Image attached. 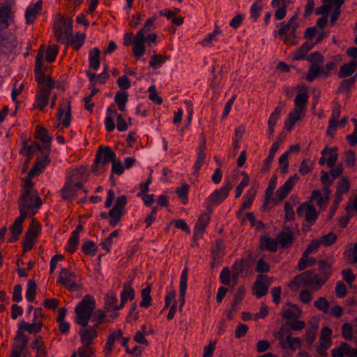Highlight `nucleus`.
<instances>
[{
  "label": "nucleus",
  "mask_w": 357,
  "mask_h": 357,
  "mask_svg": "<svg viewBox=\"0 0 357 357\" xmlns=\"http://www.w3.org/2000/svg\"><path fill=\"white\" fill-rule=\"evenodd\" d=\"M112 163V172L118 175L123 173L124 168L120 160H116V154L109 146H100L96 153L92 172H98V165L101 163L105 166L108 162Z\"/></svg>",
  "instance_id": "obj_1"
},
{
  "label": "nucleus",
  "mask_w": 357,
  "mask_h": 357,
  "mask_svg": "<svg viewBox=\"0 0 357 357\" xmlns=\"http://www.w3.org/2000/svg\"><path fill=\"white\" fill-rule=\"evenodd\" d=\"M86 167H80L73 169L68 176V180L64 187L61 190V196L63 199L73 197L77 188H81L83 181H86L88 175Z\"/></svg>",
  "instance_id": "obj_2"
},
{
  "label": "nucleus",
  "mask_w": 357,
  "mask_h": 357,
  "mask_svg": "<svg viewBox=\"0 0 357 357\" xmlns=\"http://www.w3.org/2000/svg\"><path fill=\"white\" fill-rule=\"evenodd\" d=\"M18 204L20 214L31 217L38 212L42 201L38 193L23 192Z\"/></svg>",
  "instance_id": "obj_3"
},
{
  "label": "nucleus",
  "mask_w": 357,
  "mask_h": 357,
  "mask_svg": "<svg viewBox=\"0 0 357 357\" xmlns=\"http://www.w3.org/2000/svg\"><path fill=\"white\" fill-rule=\"evenodd\" d=\"M40 85L38 94L36 96V107L42 110L48 102L50 91L52 89L60 87L59 83L54 81L50 76L43 78V81L38 82Z\"/></svg>",
  "instance_id": "obj_4"
},
{
  "label": "nucleus",
  "mask_w": 357,
  "mask_h": 357,
  "mask_svg": "<svg viewBox=\"0 0 357 357\" xmlns=\"http://www.w3.org/2000/svg\"><path fill=\"white\" fill-rule=\"evenodd\" d=\"M73 21L68 20L61 15H59L54 25L55 36L59 43H64L69 41L73 33Z\"/></svg>",
  "instance_id": "obj_5"
},
{
  "label": "nucleus",
  "mask_w": 357,
  "mask_h": 357,
  "mask_svg": "<svg viewBox=\"0 0 357 357\" xmlns=\"http://www.w3.org/2000/svg\"><path fill=\"white\" fill-rule=\"evenodd\" d=\"M291 283H295L297 285L302 284L304 286L317 290L324 284V281L320 280L319 275L314 271L309 270L296 276Z\"/></svg>",
  "instance_id": "obj_6"
},
{
  "label": "nucleus",
  "mask_w": 357,
  "mask_h": 357,
  "mask_svg": "<svg viewBox=\"0 0 357 357\" xmlns=\"http://www.w3.org/2000/svg\"><path fill=\"white\" fill-rule=\"evenodd\" d=\"M75 321L78 325L86 327L89 321V295H86L75 309Z\"/></svg>",
  "instance_id": "obj_7"
},
{
  "label": "nucleus",
  "mask_w": 357,
  "mask_h": 357,
  "mask_svg": "<svg viewBox=\"0 0 357 357\" xmlns=\"http://www.w3.org/2000/svg\"><path fill=\"white\" fill-rule=\"evenodd\" d=\"M126 202L127 198L125 195H121L116 198L114 206L108 213L110 218L109 222L111 225L115 226L120 221Z\"/></svg>",
  "instance_id": "obj_8"
},
{
  "label": "nucleus",
  "mask_w": 357,
  "mask_h": 357,
  "mask_svg": "<svg viewBox=\"0 0 357 357\" xmlns=\"http://www.w3.org/2000/svg\"><path fill=\"white\" fill-rule=\"evenodd\" d=\"M40 231V224L33 219L31 225H29L28 231L25 234L24 241L23 243L24 249L25 251L29 250L32 248L35 238Z\"/></svg>",
  "instance_id": "obj_9"
},
{
  "label": "nucleus",
  "mask_w": 357,
  "mask_h": 357,
  "mask_svg": "<svg viewBox=\"0 0 357 357\" xmlns=\"http://www.w3.org/2000/svg\"><path fill=\"white\" fill-rule=\"evenodd\" d=\"M28 337L24 334L21 329H18L17 335L14 338V343L10 356L21 357L22 352L26 347Z\"/></svg>",
  "instance_id": "obj_10"
},
{
  "label": "nucleus",
  "mask_w": 357,
  "mask_h": 357,
  "mask_svg": "<svg viewBox=\"0 0 357 357\" xmlns=\"http://www.w3.org/2000/svg\"><path fill=\"white\" fill-rule=\"evenodd\" d=\"M79 334L83 345L71 357H89V331L87 329L80 330Z\"/></svg>",
  "instance_id": "obj_11"
},
{
  "label": "nucleus",
  "mask_w": 357,
  "mask_h": 357,
  "mask_svg": "<svg viewBox=\"0 0 357 357\" xmlns=\"http://www.w3.org/2000/svg\"><path fill=\"white\" fill-rule=\"evenodd\" d=\"M297 214L300 217H305L306 221L314 223L317 218L316 209L314 206L304 203L297 208Z\"/></svg>",
  "instance_id": "obj_12"
},
{
  "label": "nucleus",
  "mask_w": 357,
  "mask_h": 357,
  "mask_svg": "<svg viewBox=\"0 0 357 357\" xmlns=\"http://www.w3.org/2000/svg\"><path fill=\"white\" fill-rule=\"evenodd\" d=\"M278 243L283 248H288L290 247L294 240L293 231L289 227L284 226L282 231L278 233L276 236Z\"/></svg>",
  "instance_id": "obj_13"
},
{
  "label": "nucleus",
  "mask_w": 357,
  "mask_h": 357,
  "mask_svg": "<svg viewBox=\"0 0 357 357\" xmlns=\"http://www.w3.org/2000/svg\"><path fill=\"white\" fill-rule=\"evenodd\" d=\"M70 102L68 99H66L60 106L59 111L57 114V119L65 127H68L70 125Z\"/></svg>",
  "instance_id": "obj_14"
},
{
  "label": "nucleus",
  "mask_w": 357,
  "mask_h": 357,
  "mask_svg": "<svg viewBox=\"0 0 357 357\" xmlns=\"http://www.w3.org/2000/svg\"><path fill=\"white\" fill-rule=\"evenodd\" d=\"M250 269L248 262L244 259H240L234 262L231 267V280L234 284L237 283L238 276Z\"/></svg>",
  "instance_id": "obj_15"
},
{
  "label": "nucleus",
  "mask_w": 357,
  "mask_h": 357,
  "mask_svg": "<svg viewBox=\"0 0 357 357\" xmlns=\"http://www.w3.org/2000/svg\"><path fill=\"white\" fill-rule=\"evenodd\" d=\"M232 188L231 183L228 181L226 185L220 190L214 191L210 196L209 200L212 204L220 203L228 196L229 191Z\"/></svg>",
  "instance_id": "obj_16"
},
{
  "label": "nucleus",
  "mask_w": 357,
  "mask_h": 357,
  "mask_svg": "<svg viewBox=\"0 0 357 357\" xmlns=\"http://www.w3.org/2000/svg\"><path fill=\"white\" fill-rule=\"evenodd\" d=\"M50 153H47L45 151L43 156L38 157L36 160L35 165L31 168V169L28 173V176L29 178H32L36 175L39 174L43 169L47 166V164L50 162L48 154Z\"/></svg>",
  "instance_id": "obj_17"
},
{
  "label": "nucleus",
  "mask_w": 357,
  "mask_h": 357,
  "mask_svg": "<svg viewBox=\"0 0 357 357\" xmlns=\"http://www.w3.org/2000/svg\"><path fill=\"white\" fill-rule=\"evenodd\" d=\"M23 148L20 150V153L28 158L27 161L30 160L31 157L37 152L40 151L44 153L45 150L41 149L40 145L37 142H32L31 145H28L26 140L24 139L22 141Z\"/></svg>",
  "instance_id": "obj_18"
},
{
  "label": "nucleus",
  "mask_w": 357,
  "mask_h": 357,
  "mask_svg": "<svg viewBox=\"0 0 357 357\" xmlns=\"http://www.w3.org/2000/svg\"><path fill=\"white\" fill-rule=\"evenodd\" d=\"M298 179L299 177L296 174H294V176L289 177L285 183L278 189L277 191V196L280 201H282L287 196L289 192L293 188L295 183L298 181Z\"/></svg>",
  "instance_id": "obj_19"
},
{
  "label": "nucleus",
  "mask_w": 357,
  "mask_h": 357,
  "mask_svg": "<svg viewBox=\"0 0 357 357\" xmlns=\"http://www.w3.org/2000/svg\"><path fill=\"white\" fill-rule=\"evenodd\" d=\"M58 282L70 290L75 289L76 284L74 281V275L68 269L61 270Z\"/></svg>",
  "instance_id": "obj_20"
},
{
  "label": "nucleus",
  "mask_w": 357,
  "mask_h": 357,
  "mask_svg": "<svg viewBox=\"0 0 357 357\" xmlns=\"http://www.w3.org/2000/svg\"><path fill=\"white\" fill-rule=\"evenodd\" d=\"M26 218V216L20 214V215L15 220L14 223L10 226V230L12 236L10 238V241L15 242L18 239L19 236L22 231V224Z\"/></svg>",
  "instance_id": "obj_21"
},
{
  "label": "nucleus",
  "mask_w": 357,
  "mask_h": 357,
  "mask_svg": "<svg viewBox=\"0 0 357 357\" xmlns=\"http://www.w3.org/2000/svg\"><path fill=\"white\" fill-rule=\"evenodd\" d=\"M95 307V301L91 299V322L93 324V327L98 328V326L103 322L106 315L105 312L101 310L93 311Z\"/></svg>",
  "instance_id": "obj_22"
},
{
  "label": "nucleus",
  "mask_w": 357,
  "mask_h": 357,
  "mask_svg": "<svg viewBox=\"0 0 357 357\" xmlns=\"http://www.w3.org/2000/svg\"><path fill=\"white\" fill-rule=\"evenodd\" d=\"M357 70V59L342 65L338 72V77L344 78L352 75Z\"/></svg>",
  "instance_id": "obj_23"
},
{
  "label": "nucleus",
  "mask_w": 357,
  "mask_h": 357,
  "mask_svg": "<svg viewBox=\"0 0 357 357\" xmlns=\"http://www.w3.org/2000/svg\"><path fill=\"white\" fill-rule=\"evenodd\" d=\"M42 10V1H38L33 5L29 6L25 13L26 22L33 23Z\"/></svg>",
  "instance_id": "obj_24"
},
{
  "label": "nucleus",
  "mask_w": 357,
  "mask_h": 357,
  "mask_svg": "<svg viewBox=\"0 0 357 357\" xmlns=\"http://www.w3.org/2000/svg\"><path fill=\"white\" fill-rule=\"evenodd\" d=\"M11 7L8 3L0 6V31L8 26V20L10 17Z\"/></svg>",
  "instance_id": "obj_25"
},
{
  "label": "nucleus",
  "mask_w": 357,
  "mask_h": 357,
  "mask_svg": "<svg viewBox=\"0 0 357 357\" xmlns=\"http://www.w3.org/2000/svg\"><path fill=\"white\" fill-rule=\"evenodd\" d=\"M34 136L36 139H40V141L46 144L43 149L44 150H45V151H47V153H50V142L52 138L47 135V130L38 126H36Z\"/></svg>",
  "instance_id": "obj_26"
},
{
  "label": "nucleus",
  "mask_w": 357,
  "mask_h": 357,
  "mask_svg": "<svg viewBox=\"0 0 357 357\" xmlns=\"http://www.w3.org/2000/svg\"><path fill=\"white\" fill-rule=\"evenodd\" d=\"M43 46L40 47L38 51L36 58V66H35V74H36V80L37 82H41L43 81V78H45L46 76L44 75V73L42 72L43 67V54L44 52L42 50Z\"/></svg>",
  "instance_id": "obj_27"
},
{
  "label": "nucleus",
  "mask_w": 357,
  "mask_h": 357,
  "mask_svg": "<svg viewBox=\"0 0 357 357\" xmlns=\"http://www.w3.org/2000/svg\"><path fill=\"white\" fill-rule=\"evenodd\" d=\"M305 111L300 110L298 108L294 109L289 114L288 119L285 123V128L287 130L290 131L294 128V124L296 121L301 119L302 116H304Z\"/></svg>",
  "instance_id": "obj_28"
},
{
  "label": "nucleus",
  "mask_w": 357,
  "mask_h": 357,
  "mask_svg": "<svg viewBox=\"0 0 357 357\" xmlns=\"http://www.w3.org/2000/svg\"><path fill=\"white\" fill-rule=\"evenodd\" d=\"M303 92H299L294 100L296 108L300 110L305 111L306 109V104L308 100V96L307 93V88L305 86L302 87Z\"/></svg>",
  "instance_id": "obj_29"
},
{
  "label": "nucleus",
  "mask_w": 357,
  "mask_h": 357,
  "mask_svg": "<svg viewBox=\"0 0 357 357\" xmlns=\"http://www.w3.org/2000/svg\"><path fill=\"white\" fill-rule=\"evenodd\" d=\"M266 278L264 275H259L255 284V294L257 298L265 296L268 292V287L263 282V279Z\"/></svg>",
  "instance_id": "obj_30"
},
{
  "label": "nucleus",
  "mask_w": 357,
  "mask_h": 357,
  "mask_svg": "<svg viewBox=\"0 0 357 357\" xmlns=\"http://www.w3.org/2000/svg\"><path fill=\"white\" fill-rule=\"evenodd\" d=\"M261 244L260 245L261 250H267L275 252L278 250V241L276 239H273L270 237L262 236L261 238Z\"/></svg>",
  "instance_id": "obj_31"
},
{
  "label": "nucleus",
  "mask_w": 357,
  "mask_h": 357,
  "mask_svg": "<svg viewBox=\"0 0 357 357\" xmlns=\"http://www.w3.org/2000/svg\"><path fill=\"white\" fill-rule=\"evenodd\" d=\"M285 0H273L272 4L277 8L275 13V17L278 20H281L286 16L287 6L284 2Z\"/></svg>",
  "instance_id": "obj_32"
},
{
  "label": "nucleus",
  "mask_w": 357,
  "mask_h": 357,
  "mask_svg": "<svg viewBox=\"0 0 357 357\" xmlns=\"http://www.w3.org/2000/svg\"><path fill=\"white\" fill-rule=\"evenodd\" d=\"M319 270L321 272L320 280H324V283L329 278L331 273V266L325 260H319L318 261Z\"/></svg>",
  "instance_id": "obj_33"
},
{
  "label": "nucleus",
  "mask_w": 357,
  "mask_h": 357,
  "mask_svg": "<svg viewBox=\"0 0 357 357\" xmlns=\"http://www.w3.org/2000/svg\"><path fill=\"white\" fill-rule=\"evenodd\" d=\"M42 322L38 321L37 323L29 324L26 321H22L19 326L18 329H21L22 331L24 330L27 331L29 333H39L41 331Z\"/></svg>",
  "instance_id": "obj_34"
},
{
  "label": "nucleus",
  "mask_w": 357,
  "mask_h": 357,
  "mask_svg": "<svg viewBox=\"0 0 357 357\" xmlns=\"http://www.w3.org/2000/svg\"><path fill=\"white\" fill-rule=\"evenodd\" d=\"M321 73H324L326 76L329 75V73L324 71L321 66L317 64H311L309 68L306 79L309 82H312Z\"/></svg>",
  "instance_id": "obj_35"
},
{
  "label": "nucleus",
  "mask_w": 357,
  "mask_h": 357,
  "mask_svg": "<svg viewBox=\"0 0 357 357\" xmlns=\"http://www.w3.org/2000/svg\"><path fill=\"white\" fill-rule=\"evenodd\" d=\"M187 278H188V268H184L182 271V274L181 276V281H180V294H181V307L184 303V298H185V291L187 289Z\"/></svg>",
  "instance_id": "obj_36"
},
{
  "label": "nucleus",
  "mask_w": 357,
  "mask_h": 357,
  "mask_svg": "<svg viewBox=\"0 0 357 357\" xmlns=\"http://www.w3.org/2000/svg\"><path fill=\"white\" fill-rule=\"evenodd\" d=\"M135 297V292L133 289L125 284L124 289L122 291L121 294V303L119 307H123L126 301L129 299L130 301L133 300Z\"/></svg>",
  "instance_id": "obj_37"
},
{
  "label": "nucleus",
  "mask_w": 357,
  "mask_h": 357,
  "mask_svg": "<svg viewBox=\"0 0 357 357\" xmlns=\"http://www.w3.org/2000/svg\"><path fill=\"white\" fill-rule=\"evenodd\" d=\"M85 38V34L76 33L75 36H71L69 41H66L64 43L67 45H72L75 50H78L83 44Z\"/></svg>",
  "instance_id": "obj_38"
},
{
  "label": "nucleus",
  "mask_w": 357,
  "mask_h": 357,
  "mask_svg": "<svg viewBox=\"0 0 357 357\" xmlns=\"http://www.w3.org/2000/svg\"><path fill=\"white\" fill-rule=\"evenodd\" d=\"M117 298L113 294H108L105 296V309L109 311L111 309L115 310H120L122 307H119L120 305H116Z\"/></svg>",
  "instance_id": "obj_39"
},
{
  "label": "nucleus",
  "mask_w": 357,
  "mask_h": 357,
  "mask_svg": "<svg viewBox=\"0 0 357 357\" xmlns=\"http://www.w3.org/2000/svg\"><path fill=\"white\" fill-rule=\"evenodd\" d=\"M210 220L209 215L206 213H203L200 215L198 222L195 227L196 234H202L204 231L206 225Z\"/></svg>",
  "instance_id": "obj_40"
},
{
  "label": "nucleus",
  "mask_w": 357,
  "mask_h": 357,
  "mask_svg": "<svg viewBox=\"0 0 357 357\" xmlns=\"http://www.w3.org/2000/svg\"><path fill=\"white\" fill-rule=\"evenodd\" d=\"M349 351V345L347 342H342L338 348H335L332 351L333 357L347 356V351Z\"/></svg>",
  "instance_id": "obj_41"
},
{
  "label": "nucleus",
  "mask_w": 357,
  "mask_h": 357,
  "mask_svg": "<svg viewBox=\"0 0 357 357\" xmlns=\"http://www.w3.org/2000/svg\"><path fill=\"white\" fill-rule=\"evenodd\" d=\"M314 45L308 43H304L295 53L294 60H301L304 58L305 54L312 48Z\"/></svg>",
  "instance_id": "obj_42"
},
{
  "label": "nucleus",
  "mask_w": 357,
  "mask_h": 357,
  "mask_svg": "<svg viewBox=\"0 0 357 357\" xmlns=\"http://www.w3.org/2000/svg\"><path fill=\"white\" fill-rule=\"evenodd\" d=\"M275 183H276V176H274L270 181L269 185L266 190L265 201H264V208H266V205L269 203V201L271 198L273 192L275 188Z\"/></svg>",
  "instance_id": "obj_43"
},
{
  "label": "nucleus",
  "mask_w": 357,
  "mask_h": 357,
  "mask_svg": "<svg viewBox=\"0 0 357 357\" xmlns=\"http://www.w3.org/2000/svg\"><path fill=\"white\" fill-rule=\"evenodd\" d=\"M115 101L119 109L122 112L125 111V106L128 101V94L125 92H118L115 96Z\"/></svg>",
  "instance_id": "obj_44"
},
{
  "label": "nucleus",
  "mask_w": 357,
  "mask_h": 357,
  "mask_svg": "<svg viewBox=\"0 0 357 357\" xmlns=\"http://www.w3.org/2000/svg\"><path fill=\"white\" fill-rule=\"evenodd\" d=\"M281 111H282V108L280 107H278L275 108L274 112L270 116L268 124V128H269L271 133L273 132V130H274L273 128L275 126L276 122L280 117Z\"/></svg>",
  "instance_id": "obj_45"
},
{
  "label": "nucleus",
  "mask_w": 357,
  "mask_h": 357,
  "mask_svg": "<svg viewBox=\"0 0 357 357\" xmlns=\"http://www.w3.org/2000/svg\"><path fill=\"white\" fill-rule=\"evenodd\" d=\"M337 238V235L335 233L330 232L326 235L322 236L319 241L320 244L324 246H330L335 242Z\"/></svg>",
  "instance_id": "obj_46"
},
{
  "label": "nucleus",
  "mask_w": 357,
  "mask_h": 357,
  "mask_svg": "<svg viewBox=\"0 0 357 357\" xmlns=\"http://www.w3.org/2000/svg\"><path fill=\"white\" fill-rule=\"evenodd\" d=\"M318 328V324H315L312 328L306 330V342L309 346H312L317 335V331Z\"/></svg>",
  "instance_id": "obj_47"
},
{
  "label": "nucleus",
  "mask_w": 357,
  "mask_h": 357,
  "mask_svg": "<svg viewBox=\"0 0 357 357\" xmlns=\"http://www.w3.org/2000/svg\"><path fill=\"white\" fill-rule=\"evenodd\" d=\"M356 77L357 74L349 79H344L342 81L339 87V91L343 92H349L352 85L356 82Z\"/></svg>",
  "instance_id": "obj_48"
},
{
  "label": "nucleus",
  "mask_w": 357,
  "mask_h": 357,
  "mask_svg": "<svg viewBox=\"0 0 357 357\" xmlns=\"http://www.w3.org/2000/svg\"><path fill=\"white\" fill-rule=\"evenodd\" d=\"M151 286H147L145 289L142 291V301L140 303V306L147 307L151 305Z\"/></svg>",
  "instance_id": "obj_49"
},
{
  "label": "nucleus",
  "mask_w": 357,
  "mask_h": 357,
  "mask_svg": "<svg viewBox=\"0 0 357 357\" xmlns=\"http://www.w3.org/2000/svg\"><path fill=\"white\" fill-rule=\"evenodd\" d=\"M27 286L28 287L26 292V298L29 301H32L35 298L37 285L34 281L30 280Z\"/></svg>",
  "instance_id": "obj_50"
},
{
  "label": "nucleus",
  "mask_w": 357,
  "mask_h": 357,
  "mask_svg": "<svg viewBox=\"0 0 357 357\" xmlns=\"http://www.w3.org/2000/svg\"><path fill=\"white\" fill-rule=\"evenodd\" d=\"M316 264V259L314 258L308 259V257H305L304 254H303L302 258L299 260L298 264V268L299 271H303L307 267L312 266Z\"/></svg>",
  "instance_id": "obj_51"
},
{
  "label": "nucleus",
  "mask_w": 357,
  "mask_h": 357,
  "mask_svg": "<svg viewBox=\"0 0 357 357\" xmlns=\"http://www.w3.org/2000/svg\"><path fill=\"white\" fill-rule=\"evenodd\" d=\"M350 184L347 177H342L337 185V193L342 195V193L347 192L349 190Z\"/></svg>",
  "instance_id": "obj_52"
},
{
  "label": "nucleus",
  "mask_w": 357,
  "mask_h": 357,
  "mask_svg": "<svg viewBox=\"0 0 357 357\" xmlns=\"http://www.w3.org/2000/svg\"><path fill=\"white\" fill-rule=\"evenodd\" d=\"M232 271L228 267H225L220 275L221 283L225 285H228L231 280Z\"/></svg>",
  "instance_id": "obj_53"
},
{
  "label": "nucleus",
  "mask_w": 357,
  "mask_h": 357,
  "mask_svg": "<svg viewBox=\"0 0 357 357\" xmlns=\"http://www.w3.org/2000/svg\"><path fill=\"white\" fill-rule=\"evenodd\" d=\"M331 329L328 326H324L321 329V336L319 339L320 342H328L330 344H331Z\"/></svg>",
  "instance_id": "obj_54"
},
{
  "label": "nucleus",
  "mask_w": 357,
  "mask_h": 357,
  "mask_svg": "<svg viewBox=\"0 0 357 357\" xmlns=\"http://www.w3.org/2000/svg\"><path fill=\"white\" fill-rule=\"evenodd\" d=\"M314 306L319 310L327 312L329 310V302L324 297H321L314 303Z\"/></svg>",
  "instance_id": "obj_55"
},
{
  "label": "nucleus",
  "mask_w": 357,
  "mask_h": 357,
  "mask_svg": "<svg viewBox=\"0 0 357 357\" xmlns=\"http://www.w3.org/2000/svg\"><path fill=\"white\" fill-rule=\"evenodd\" d=\"M298 23H294L293 24L291 29L290 37L286 36L284 38V42L285 44L291 45H296V43L295 42V39L296 38V29H298Z\"/></svg>",
  "instance_id": "obj_56"
},
{
  "label": "nucleus",
  "mask_w": 357,
  "mask_h": 357,
  "mask_svg": "<svg viewBox=\"0 0 357 357\" xmlns=\"http://www.w3.org/2000/svg\"><path fill=\"white\" fill-rule=\"evenodd\" d=\"M286 337L288 347L291 350L295 351L297 348L301 347V342L299 338L292 337L291 335H287Z\"/></svg>",
  "instance_id": "obj_57"
},
{
  "label": "nucleus",
  "mask_w": 357,
  "mask_h": 357,
  "mask_svg": "<svg viewBox=\"0 0 357 357\" xmlns=\"http://www.w3.org/2000/svg\"><path fill=\"white\" fill-rule=\"evenodd\" d=\"M199 152L198 153L196 163L193 168L195 170V173H197L199 172V170L201 168V167L202 166V165L204 163V160L205 159V153L204 152L203 146H199Z\"/></svg>",
  "instance_id": "obj_58"
},
{
  "label": "nucleus",
  "mask_w": 357,
  "mask_h": 357,
  "mask_svg": "<svg viewBox=\"0 0 357 357\" xmlns=\"http://www.w3.org/2000/svg\"><path fill=\"white\" fill-rule=\"evenodd\" d=\"M58 53V47L56 45L49 46L47 49L46 52V61L48 62H52L55 60L56 56Z\"/></svg>",
  "instance_id": "obj_59"
},
{
  "label": "nucleus",
  "mask_w": 357,
  "mask_h": 357,
  "mask_svg": "<svg viewBox=\"0 0 357 357\" xmlns=\"http://www.w3.org/2000/svg\"><path fill=\"white\" fill-rule=\"evenodd\" d=\"M347 260L351 258L352 263H357V242L354 245V248H349L344 252Z\"/></svg>",
  "instance_id": "obj_60"
},
{
  "label": "nucleus",
  "mask_w": 357,
  "mask_h": 357,
  "mask_svg": "<svg viewBox=\"0 0 357 357\" xmlns=\"http://www.w3.org/2000/svg\"><path fill=\"white\" fill-rule=\"evenodd\" d=\"M93 55L91 56V67L93 69H98L100 65V52L98 48L93 50Z\"/></svg>",
  "instance_id": "obj_61"
},
{
  "label": "nucleus",
  "mask_w": 357,
  "mask_h": 357,
  "mask_svg": "<svg viewBox=\"0 0 357 357\" xmlns=\"http://www.w3.org/2000/svg\"><path fill=\"white\" fill-rule=\"evenodd\" d=\"M286 325L295 331H301L305 328V323L303 321H287Z\"/></svg>",
  "instance_id": "obj_62"
},
{
  "label": "nucleus",
  "mask_w": 357,
  "mask_h": 357,
  "mask_svg": "<svg viewBox=\"0 0 357 357\" xmlns=\"http://www.w3.org/2000/svg\"><path fill=\"white\" fill-rule=\"evenodd\" d=\"M167 59V56H162L161 54H154L151 56V59L149 63L151 67L156 68V64L160 65L164 63Z\"/></svg>",
  "instance_id": "obj_63"
},
{
  "label": "nucleus",
  "mask_w": 357,
  "mask_h": 357,
  "mask_svg": "<svg viewBox=\"0 0 357 357\" xmlns=\"http://www.w3.org/2000/svg\"><path fill=\"white\" fill-rule=\"evenodd\" d=\"M269 271V265L263 259H259L257 263L255 271L258 273H267Z\"/></svg>",
  "instance_id": "obj_64"
}]
</instances>
